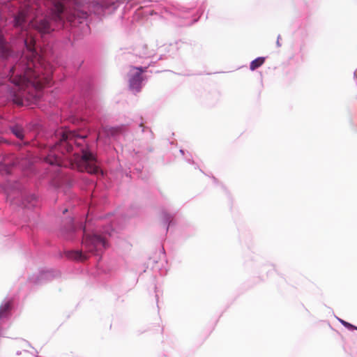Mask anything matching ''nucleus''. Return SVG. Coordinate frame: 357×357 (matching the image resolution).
I'll return each mask as SVG.
<instances>
[{"label":"nucleus","instance_id":"obj_10","mask_svg":"<svg viewBox=\"0 0 357 357\" xmlns=\"http://www.w3.org/2000/svg\"><path fill=\"white\" fill-rule=\"evenodd\" d=\"M12 132L19 139H22L24 137V130L18 125L13 126L11 129Z\"/></svg>","mask_w":357,"mask_h":357},{"label":"nucleus","instance_id":"obj_4","mask_svg":"<svg viewBox=\"0 0 357 357\" xmlns=\"http://www.w3.org/2000/svg\"><path fill=\"white\" fill-rule=\"evenodd\" d=\"M83 247L89 252H101L107 247L105 239L101 236L94 234L85 236L82 241Z\"/></svg>","mask_w":357,"mask_h":357},{"label":"nucleus","instance_id":"obj_5","mask_svg":"<svg viewBox=\"0 0 357 357\" xmlns=\"http://www.w3.org/2000/svg\"><path fill=\"white\" fill-rule=\"evenodd\" d=\"M30 26L42 34L49 33L54 30L47 18L34 19Z\"/></svg>","mask_w":357,"mask_h":357},{"label":"nucleus","instance_id":"obj_3","mask_svg":"<svg viewBox=\"0 0 357 357\" xmlns=\"http://www.w3.org/2000/svg\"><path fill=\"white\" fill-rule=\"evenodd\" d=\"M79 4L80 0H52L51 19L56 22H63V14L70 8V3ZM38 9V3L36 0H27V3L22 8L14 18L15 27H24L28 15L33 10Z\"/></svg>","mask_w":357,"mask_h":357},{"label":"nucleus","instance_id":"obj_6","mask_svg":"<svg viewBox=\"0 0 357 357\" xmlns=\"http://www.w3.org/2000/svg\"><path fill=\"white\" fill-rule=\"evenodd\" d=\"M131 69L135 70L137 72L130 78V86L132 89H136L137 91H139L142 82V73L146 71L147 67L131 66Z\"/></svg>","mask_w":357,"mask_h":357},{"label":"nucleus","instance_id":"obj_2","mask_svg":"<svg viewBox=\"0 0 357 357\" xmlns=\"http://www.w3.org/2000/svg\"><path fill=\"white\" fill-rule=\"evenodd\" d=\"M24 44L29 54L22 56L20 61L10 70V80L15 85L23 87L28 83L43 87L50 81L49 74L41 75L40 63L35 61V40L32 36H27Z\"/></svg>","mask_w":357,"mask_h":357},{"label":"nucleus","instance_id":"obj_9","mask_svg":"<svg viewBox=\"0 0 357 357\" xmlns=\"http://www.w3.org/2000/svg\"><path fill=\"white\" fill-rule=\"evenodd\" d=\"M264 62H265L264 57H258L250 63V69L251 70H255L257 68H258L259 67H260L261 66H262Z\"/></svg>","mask_w":357,"mask_h":357},{"label":"nucleus","instance_id":"obj_7","mask_svg":"<svg viewBox=\"0 0 357 357\" xmlns=\"http://www.w3.org/2000/svg\"><path fill=\"white\" fill-rule=\"evenodd\" d=\"M12 163V165H14ZM11 163L8 161V159L0 155V172L2 174H10V173Z\"/></svg>","mask_w":357,"mask_h":357},{"label":"nucleus","instance_id":"obj_1","mask_svg":"<svg viewBox=\"0 0 357 357\" xmlns=\"http://www.w3.org/2000/svg\"><path fill=\"white\" fill-rule=\"evenodd\" d=\"M56 137L59 141L45 159L47 163L58 166L63 165L61 157L55 153L56 151H59L63 155L73 153L74 158L72 160L77 164L79 171H85L91 174L98 173L99 168L95 163L94 155L88 151L84 144L85 137L80 136L74 131L66 130H58Z\"/></svg>","mask_w":357,"mask_h":357},{"label":"nucleus","instance_id":"obj_13","mask_svg":"<svg viewBox=\"0 0 357 357\" xmlns=\"http://www.w3.org/2000/svg\"><path fill=\"white\" fill-rule=\"evenodd\" d=\"M1 54L3 59H7L10 55V51L8 47L3 46L1 47Z\"/></svg>","mask_w":357,"mask_h":357},{"label":"nucleus","instance_id":"obj_14","mask_svg":"<svg viewBox=\"0 0 357 357\" xmlns=\"http://www.w3.org/2000/svg\"><path fill=\"white\" fill-rule=\"evenodd\" d=\"M341 323L346 327L349 330H357V327L345 321H343V320H341Z\"/></svg>","mask_w":357,"mask_h":357},{"label":"nucleus","instance_id":"obj_11","mask_svg":"<svg viewBox=\"0 0 357 357\" xmlns=\"http://www.w3.org/2000/svg\"><path fill=\"white\" fill-rule=\"evenodd\" d=\"M11 308L10 302H7L0 306V319L6 316Z\"/></svg>","mask_w":357,"mask_h":357},{"label":"nucleus","instance_id":"obj_15","mask_svg":"<svg viewBox=\"0 0 357 357\" xmlns=\"http://www.w3.org/2000/svg\"><path fill=\"white\" fill-rule=\"evenodd\" d=\"M13 101L19 105H21L23 104V102H22V99L21 98L20 96H15V98L13 99Z\"/></svg>","mask_w":357,"mask_h":357},{"label":"nucleus","instance_id":"obj_8","mask_svg":"<svg viewBox=\"0 0 357 357\" xmlns=\"http://www.w3.org/2000/svg\"><path fill=\"white\" fill-rule=\"evenodd\" d=\"M67 257L69 259L79 261H84L88 258V257L85 254H84L82 251L79 250L68 252Z\"/></svg>","mask_w":357,"mask_h":357},{"label":"nucleus","instance_id":"obj_12","mask_svg":"<svg viewBox=\"0 0 357 357\" xmlns=\"http://www.w3.org/2000/svg\"><path fill=\"white\" fill-rule=\"evenodd\" d=\"M121 129L119 128H114V127H105L103 128V131L106 133L107 135L113 136L116 135L120 132Z\"/></svg>","mask_w":357,"mask_h":357}]
</instances>
